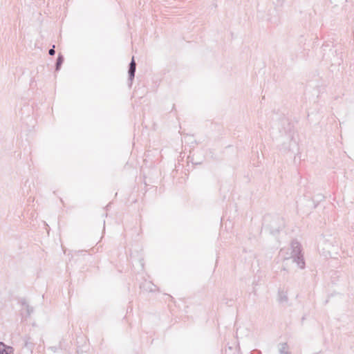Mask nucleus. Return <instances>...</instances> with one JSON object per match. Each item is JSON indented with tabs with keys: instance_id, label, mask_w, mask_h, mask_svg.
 <instances>
[{
	"instance_id": "20e7f679",
	"label": "nucleus",
	"mask_w": 354,
	"mask_h": 354,
	"mask_svg": "<svg viewBox=\"0 0 354 354\" xmlns=\"http://www.w3.org/2000/svg\"><path fill=\"white\" fill-rule=\"evenodd\" d=\"M13 349L11 346H6L3 342H0V354H12Z\"/></svg>"
},
{
	"instance_id": "39448f33",
	"label": "nucleus",
	"mask_w": 354,
	"mask_h": 354,
	"mask_svg": "<svg viewBox=\"0 0 354 354\" xmlns=\"http://www.w3.org/2000/svg\"><path fill=\"white\" fill-rule=\"evenodd\" d=\"M279 351L281 354H289L288 346L286 343L281 344L279 345Z\"/></svg>"
},
{
	"instance_id": "f257e3e1",
	"label": "nucleus",
	"mask_w": 354,
	"mask_h": 354,
	"mask_svg": "<svg viewBox=\"0 0 354 354\" xmlns=\"http://www.w3.org/2000/svg\"><path fill=\"white\" fill-rule=\"evenodd\" d=\"M279 255L284 262L290 261L300 269L305 268V261L301 254V245L297 241H292L288 248L281 249Z\"/></svg>"
},
{
	"instance_id": "423d86ee",
	"label": "nucleus",
	"mask_w": 354,
	"mask_h": 354,
	"mask_svg": "<svg viewBox=\"0 0 354 354\" xmlns=\"http://www.w3.org/2000/svg\"><path fill=\"white\" fill-rule=\"evenodd\" d=\"M23 305V310H26L27 315H30V314L33 312V309L30 307L27 303L24 302Z\"/></svg>"
},
{
	"instance_id": "f03ea898",
	"label": "nucleus",
	"mask_w": 354,
	"mask_h": 354,
	"mask_svg": "<svg viewBox=\"0 0 354 354\" xmlns=\"http://www.w3.org/2000/svg\"><path fill=\"white\" fill-rule=\"evenodd\" d=\"M277 299L281 304L287 303L288 300L287 291L284 290H279L278 292Z\"/></svg>"
},
{
	"instance_id": "0eeeda50",
	"label": "nucleus",
	"mask_w": 354,
	"mask_h": 354,
	"mask_svg": "<svg viewBox=\"0 0 354 354\" xmlns=\"http://www.w3.org/2000/svg\"><path fill=\"white\" fill-rule=\"evenodd\" d=\"M64 62V57L62 55H59L57 57L56 62V70L58 71Z\"/></svg>"
},
{
	"instance_id": "7ed1b4c3",
	"label": "nucleus",
	"mask_w": 354,
	"mask_h": 354,
	"mask_svg": "<svg viewBox=\"0 0 354 354\" xmlns=\"http://www.w3.org/2000/svg\"><path fill=\"white\" fill-rule=\"evenodd\" d=\"M136 66V64L134 60V58L133 57L129 64V72H128L130 80H132L135 76Z\"/></svg>"
},
{
	"instance_id": "6e6552de",
	"label": "nucleus",
	"mask_w": 354,
	"mask_h": 354,
	"mask_svg": "<svg viewBox=\"0 0 354 354\" xmlns=\"http://www.w3.org/2000/svg\"><path fill=\"white\" fill-rule=\"evenodd\" d=\"M55 46H53V48L50 49L49 51H48V53L50 55H54L55 53Z\"/></svg>"
}]
</instances>
